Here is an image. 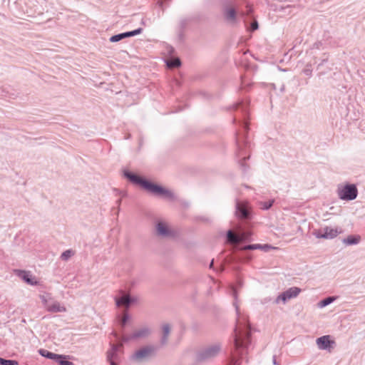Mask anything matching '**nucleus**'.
Here are the masks:
<instances>
[{"label": "nucleus", "mask_w": 365, "mask_h": 365, "mask_svg": "<svg viewBox=\"0 0 365 365\" xmlns=\"http://www.w3.org/2000/svg\"><path fill=\"white\" fill-rule=\"evenodd\" d=\"M123 175L132 183L140 185L143 188L155 195L163 196L170 200L175 198L174 194L170 190L153 184L128 170H124Z\"/></svg>", "instance_id": "obj_1"}, {"label": "nucleus", "mask_w": 365, "mask_h": 365, "mask_svg": "<svg viewBox=\"0 0 365 365\" xmlns=\"http://www.w3.org/2000/svg\"><path fill=\"white\" fill-rule=\"evenodd\" d=\"M250 325L247 323L246 319H238L235 329L234 345L239 354H242L240 350L247 347L250 343Z\"/></svg>", "instance_id": "obj_2"}, {"label": "nucleus", "mask_w": 365, "mask_h": 365, "mask_svg": "<svg viewBox=\"0 0 365 365\" xmlns=\"http://www.w3.org/2000/svg\"><path fill=\"white\" fill-rule=\"evenodd\" d=\"M336 194L340 200L351 201L357 197L358 189L355 184H339L337 186Z\"/></svg>", "instance_id": "obj_3"}, {"label": "nucleus", "mask_w": 365, "mask_h": 365, "mask_svg": "<svg viewBox=\"0 0 365 365\" xmlns=\"http://www.w3.org/2000/svg\"><path fill=\"white\" fill-rule=\"evenodd\" d=\"M222 349V345L220 343H215L209 345L201 350L197 354V360L199 361H209L220 354Z\"/></svg>", "instance_id": "obj_4"}, {"label": "nucleus", "mask_w": 365, "mask_h": 365, "mask_svg": "<svg viewBox=\"0 0 365 365\" xmlns=\"http://www.w3.org/2000/svg\"><path fill=\"white\" fill-rule=\"evenodd\" d=\"M152 333L151 328L149 326L145 325L134 330L130 335L123 336L122 341L128 342L131 340H139L148 338Z\"/></svg>", "instance_id": "obj_5"}, {"label": "nucleus", "mask_w": 365, "mask_h": 365, "mask_svg": "<svg viewBox=\"0 0 365 365\" xmlns=\"http://www.w3.org/2000/svg\"><path fill=\"white\" fill-rule=\"evenodd\" d=\"M45 0H26V14L29 16H34L36 14L40 15L43 12V4Z\"/></svg>", "instance_id": "obj_6"}, {"label": "nucleus", "mask_w": 365, "mask_h": 365, "mask_svg": "<svg viewBox=\"0 0 365 365\" xmlns=\"http://www.w3.org/2000/svg\"><path fill=\"white\" fill-rule=\"evenodd\" d=\"M157 348L154 346L149 345L144 346L139 350L136 351L132 356V359L136 361H142L143 360L153 355L156 351Z\"/></svg>", "instance_id": "obj_7"}, {"label": "nucleus", "mask_w": 365, "mask_h": 365, "mask_svg": "<svg viewBox=\"0 0 365 365\" xmlns=\"http://www.w3.org/2000/svg\"><path fill=\"white\" fill-rule=\"evenodd\" d=\"M341 232V229L325 227L323 229L315 230L314 235L317 238L333 239Z\"/></svg>", "instance_id": "obj_8"}, {"label": "nucleus", "mask_w": 365, "mask_h": 365, "mask_svg": "<svg viewBox=\"0 0 365 365\" xmlns=\"http://www.w3.org/2000/svg\"><path fill=\"white\" fill-rule=\"evenodd\" d=\"M236 216L241 220L251 218V207L246 202H237L236 204Z\"/></svg>", "instance_id": "obj_9"}, {"label": "nucleus", "mask_w": 365, "mask_h": 365, "mask_svg": "<svg viewBox=\"0 0 365 365\" xmlns=\"http://www.w3.org/2000/svg\"><path fill=\"white\" fill-rule=\"evenodd\" d=\"M301 292V289L297 287H292L289 288L280 294L275 299V303L278 304L279 301H282L284 304L292 298L297 297Z\"/></svg>", "instance_id": "obj_10"}, {"label": "nucleus", "mask_w": 365, "mask_h": 365, "mask_svg": "<svg viewBox=\"0 0 365 365\" xmlns=\"http://www.w3.org/2000/svg\"><path fill=\"white\" fill-rule=\"evenodd\" d=\"M155 231L158 236L163 238L173 237L175 232L169 228L168 225L162 221L157 222L155 225Z\"/></svg>", "instance_id": "obj_11"}, {"label": "nucleus", "mask_w": 365, "mask_h": 365, "mask_svg": "<svg viewBox=\"0 0 365 365\" xmlns=\"http://www.w3.org/2000/svg\"><path fill=\"white\" fill-rule=\"evenodd\" d=\"M317 345L321 350H330L333 345L335 344L334 341L330 339L329 335L322 336L317 339Z\"/></svg>", "instance_id": "obj_12"}, {"label": "nucleus", "mask_w": 365, "mask_h": 365, "mask_svg": "<svg viewBox=\"0 0 365 365\" xmlns=\"http://www.w3.org/2000/svg\"><path fill=\"white\" fill-rule=\"evenodd\" d=\"M122 344H113L111 349L107 352V359L110 365H117L118 360V350L122 347Z\"/></svg>", "instance_id": "obj_13"}, {"label": "nucleus", "mask_w": 365, "mask_h": 365, "mask_svg": "<svg viewBox=\"0 0 365 365\" xmlns=\"http://www.w3.org/2000/svg\"><path fill=\"white\" fill-rule=\"evenodd\" d=\"M142 31H143V29L138 28V29L131 31L118 34L112 36L110 38V42H118L125 38L131 37V36H134L135 35L140 34L142 33Z\"/></svg>", "instance_id": "obj_14"}, {"label": "nucleus", "mask_w": 365, "mask_h": 365, "mask_svg": "<svg viewBox=\"0 0 365 365\" xmlns=\"http://www.w3.org/2000/svg\"><path fill=\"white\" fill-rule=\"evenodd\" d=\"M135 300L129 294H123L121 297L115 298V304L118 307H125L128 308Z\"/></svg>", "instance_id": "obj_15"}, {"label": "nucleus", "mask_w": 365, "mask_h": 365, "mask_svg": "<svg viewBox=\"0 0 365 365\" xmlns=\"http://www.w3.org/2000/svg\"><path fill=\"white\" fill-rule=\"evenodd\" d=\"M46 310L49 312L56 313L64 312L66 311V309L65 307L61 305L58 302L53 299L48 306H47Z\"/></svg>", "instance_id": "obj_16"}, {"label": "nucleus", "mask_w": 365, "mask_h": 365, "mask_svg": "<svg viewBox=\"0 0 365 365\" xmlns=\"http://www.w3.org/2000/svg\"><path fill=\"white\" fill-rule=\"evenodd\" d=\"M24 282L31 286H36L40 284L38 278L33 275L30 272L24 270Z\"/></svg>", "instance_id": "obj_17"}, {"label": "nucleus", "mask_w": 365, "mask_h": 365, "mask_svg": "<svg viewBox=\"0 0 365 365\" xmlns=\"http://www.w3.org/2000/svg\"><path fill=\"white\" fill-rule=\"evenodd\" d=\"M163 336L160 339V344L162 346L167 344L168 337L170 333V327L168 324H165L162 327Z\"/></svg>", "instance_id": "obj_18"}, {"label": "nucleus", "mask_w": 365, "mask_h": 365, "mask_svg": "<svg viewBox=\"0 0 365 365\" xmlns=\"http://www.w3.org/2000/svg\"><path fill=\"white\" fill-rule=\"evenodd\" d=\"M225 17L226 20L230 22H235L236 20V11L235 9L227 8L225 10Z\"/></svg>", "instance_id": "obj_19"}, {"label": "nucleus", "mask_w": 365, "mask_h": 365, "mask_svg": "<svg viewBox=\"0 0 365 365\" xmlns=\"http://www.w3.org/2000/svg\"><path fill=\"white\" fill-rule=\"evenodd\" d=\"M69 356L57 354V357L55 358L54 361L58 365H74L73 362L67 360Z\"/></svg>", "instance_id": "obj_20"}, {"label": "nucleus", "mask_w": 365, "mask_h": 365, "mask_svg": "<svg viewBox=\"0 0 365 365\" xmlns=\"http://www.w3.org/2000/svg\"><path fill=\"white\" fill-rule=\"evenodd\" d=\"M227 240L231 244H239L240 242L239 235L235 234L232 230L227 232Z\"/></svg>", "instance_id": "obj_21"}, {"label": "nucleus", "mask_w": 365, "mask_h": 365, "mask_svg": "<svg viewBox=\"0 0 365 365\" xmlns=\"http://www.w3.org/2000/svg\"><path fill=\"white\" fill-rule=\"evenodd\" d=\"M360 237L359 236H353V235H349L346 238H345L343 242L344 243H345L346 245H356L360 241Z\"/></svg>", "instance_id": "obj_22"}, {"label": "nucleus", "mask_w": 365, "mask_h": 365, "mask_svg": "<svg viewBox=\"0 0 365 365\" xmlns=\"http://www.w3.org/2000/svg\"><path fill=\"white\" fill-rule=\"evenodd\" d=\"M40 298L41 299V302L45 307L46 309H47V306L51 303V300L53 299L51 294L46 293V294L41 295Z\"/></svg>", "instance_id": "obj_23"}, {"label": "nucleus", "mask_w": 365, "mask_h": 365, "mask_svg": "<svg viewBox=\"0 0 365 365\" xmlns=\"http://www.w3.org/2000/svg\"><path fill=\"white\" fill-rule=\"evenodd\" d=\"M38 351L42 356L53 359V361L57 357V354L52 353L46 349H40Z\"/></svg>", "instance_id": "obj_24"}, {"label": "nucleus", "mask_w": 365, "mask_h": 365, "mask_svg": "<svg viewBox=\"0 0 365 365\" xmlns=\"http://www.w3.org/2000/svg\"><path fill=\"white\" fill-rule=\"evenodd\" d=\"M180 60L178 58H175L167 61V66L169 68H176L180 66Z\"/></svg>", "instance_id": "obj_25"}, {"label": "nucleus", "mask_w": 365, "mask_h": 365, "mask_svg": "<svg viewBox=\"0 0 365 365\" xmlns=\"http://www.w3.org/2000/svg\"><path fill=\"white\" fill-rule=\"evenodd\" d=\"M334 300V298L332 297H327L319 302V307L321 308L324 307L329 305V304H331V302H333Z\"/></svg>", "instance_id": "obj_26"}, {"label": "nucleus", "mask_w": 365, "mask_h": 365, "mask_svg": "<svg viewBox=\"0 0 365 365\" xmlns=\"http://www.w3.org/2000/svg\"><path fill=\"white\" fill-rule=\"evenodd\" d=\"M274 202V200H270L269 201H265V202H259L260 208L262 210H267L272 206Z\"/></svg>", "instance_id": "obj_27"}, {"label": "nucleus", "mask_w": 365, "mask_h": 365, "mask_svg": "<svg viewBox=\"0 0 365 365\" xmlns=\"http://www.w3.org/2000/svg\"><path fill=\"white\" fill-rule=\"evenodd\" d=\"M73 255V252L71 250H67L61 254V259L62 260L67 261Z\"/></svg>", "instance_id": "obj_28"}, {"label": "nucleus", "mask_w": 365, "mask_h": 365, "mask_svg": "<svg viewBox=\"0 0 365 365\" xmlns=\"http://www.w3.org/2000/svg\"><path fill=\"white\" fill-rule=\"evenodd\" d=\"M261 245L260 244H254V245H248L242 247L241 248L242 250H260Z\"/></svg>", "instance_id": "obj_29"}, {"label": "nucleus", "mask_w": 365, "mask_h": 365, "mask_svg": "<svg viewBox=\"0 0 365 365\" xmlns=\"http://www.w3.org/2000/svg\"><path fill=\"white\" fill-rule=\"evenodd\" d=\"M18 362L15 360L5 359L0 357V365H18Z\"/></svg>", "instance_id": "obj_30"}, {"label": "nucleus", "mask_w": 365, "mask_h": 365, "mask_svg": "<svg viewBox=\"0 0 365 365\" xmlns=\"http://www.w3.org/2000/svg\"><path fill=\"white\" fill-rule=\"evenodd\" d=\"M251 233L249 232H244L239 235V237L240 239V242L243 241L248 240L250 237Z\"/></svg>", "instance_id": "obj_31"}, {"label": "nucleus", "mask_w": 365, "mask_h": 365, "mask_svg": "<svg viewBox=\"0 0 365 365\" xmlns=\"http://www.w3.org/2000/svg\"><path fill=\"white\" fill-rule=\"evenodd\" d=\"M129 319V315L128 313L125 312L123 314V316L121 319L120 324L122 327H124L125 324L127 323L128 320Z\"/></svg>", "instance_id": "obj_32"}, {"label": "nucleus", "mask_w": 365, "mask_h": 365, "mask_svg": "<svg viewBox=\"0 0 365 365\" xmlns=\"http://www.w3.org/2000/svg\"><path fill=\"white\" fill-rule=\"evenodd\" d=\"M249 158H250V155L247 157H242V160H240V165L241 166L242 169L244 171H246V170H247V166L245 164V160L249 159Z\"/></svg>", "instance_id": "obj_33"}, {"label": "nucleus", "mask_w": 365, "mask_h": 365, "mask_svg": "<svg viewBox=\"0 0 365 365\" xmlns=\"http://www.w3.org/2000/svg\"><path fill=\"white\" fill-rule=\"evenodd\" d=\"M274 249V247H272L269 245H261L260 250H264L265 252H268L269 250Z\"/></svg>", "instance_id": "obj_34"}, {"label": "nucleus", "mask_w": 365, "mask_h": 365, "mask_svg": "<svg viewBox=\"0 0 365 365\" xmlns=\"http://www.w3.org/2000/svg\"><path fill=\"white\" fill-rule=\"evenodd\" d=\"M14 272L21 279H23V270L21 269H14Z\"/></svg>", "instance_id": "obj_35"}, {"label": "nucleus", "mask_w": 365, "mask_h": 365, "mask_svg": "<svg viewBox=\"0 0 365 365\" xmlns=\"http://www.w3.org/2000/svg\"><path fill=\"white\" fill-rule=\"evenodd\" d=\"M252 30H256L258 29V23L257 21H254L251 25Z\"/></svg>", "instance_id": "obj_36"}, {"label": "nucleus", "mask_w": 365, "mask_h": 365, "mask_svg": "<svg viewBox=\"0 0 365 365\" xmlns=\"http://www.w3.org/2000/svg\"><path fill=\"white\" fill-rule=\"evenodd\" d=\"M272 364L274 365H279V363L277 361V356L275 355L272 357Z\"/></svg>", "instance_id": "obj_37"}, {"label": "nucleus", "mask_w": 365, "mask_h": 365, "mask_svg": "<svg viewBox=\"0 0 365 365\" xmlns=\"http://www.w3.org/2000/svg\"><path fill=\"white\" fill-rule=\"evenodd\" d=\"M213 264H214V260L212 259L210 264V268H212L213 267Z\"/></svg>", "instance_id": "obj_38"}, {"label": "nucleus", "mask_w": 365, "mask_h": 365, "mask_svg": "<svg viewBox=\"0 0 365 365\" xmlns=\"http://www.w3.org/2000/svg\"><path fill=\"white\" fill-rule=\"evenodd\" d=\"M120 202H121V200H118L117 201V202H118V205H120Z\"/></svg>", "instance_id": "obj_39"}, {"label": "nucleus", "mask_w": 365, "mask_h": 365, "mask_svg": "<svg viewBox=\"0 0 365 365\" xmlns=\"http://www.w3.org/2000/svg\"><path fill=\"white\" fill-rule=\"evenodd\" d=\"M235 307H236L237 312H238V307H237V306H236Z\"/></svg>", "instance_id": "obj_40"}]
</instances>
